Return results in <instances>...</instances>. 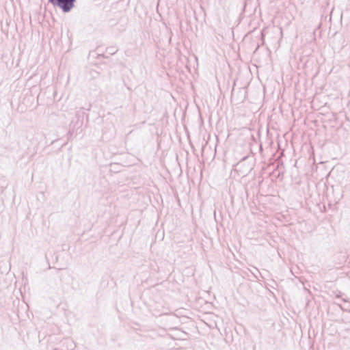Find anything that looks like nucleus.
Listing matches in <instances>:
<instances>
[{"mask_svg": "<svg viewBox=\"0 0 350 350\" xmlns=\"http://www.w3.org/2000/svg\"><path fill=\"white\" fill-rule=\"evenodd\" d=\"M118 51V49L114 46H109L107 48V52L111 55L115 54Z\"/></svg>", "mask_w": 350, "mask_h": 350, "instance_id": "obj_2", "label": "nucleus"}, {"mask_svg": "<svg viewBox=\"0 0 350 350\" xmlns=\"http://www.w3.org/2000/svg\"><path fill=\"white\" fill-rule=\"evenodd\" d=\"M252 273L255 276V278H258V276L256 275V271L252 272Z\"/></svg>", "mask_w": 350, "mask_h": 350, "instance_id": "obj_3", "label": "nucleus"}, {"mask_svg": "<svg viewBox=\"0 0 350 350\" xmlns=\"http://www.w3.org/2000/svg\"><path fill=\"white\" fill-rule=\"evenodd\" d=\"M252 273L255 276V278H258V276L256 275V271L252 272Z\"/></svg>", "mask_w": 350, "mask_h": 350, "instance_id": "obj_4", "label": "nucleus"}, {"mask_svg": "<svg viewBox=\"0 0 350 350\" xmlns=\"http://www.w3.org/2000/svg\"><path fill=\"white\" fill-rule=\"evenodd\" d=\"M254 269H255V270H256L257 273H260V271H259V270L257 268L254 267Z\"/></svg>", "mask_w": 350, "mask_h": 350, "instance_id": "obj_5", "label": "nucleus"}, {"mask_svg": "<svg viewBox=\"0 0 350 350\" xmlns=\"http://www.w3.org/2000/svg\"><path fill=\"white\" fill-rule=\"evenodd\" d=\"M48 1L61 9L62 12L67 13L74 8L76 0H48Z\"/></svg>", "mask_w": 350, "mask_h": 350, "instance_id": "obj_1", "label": "nucleus"}]
</instances>
